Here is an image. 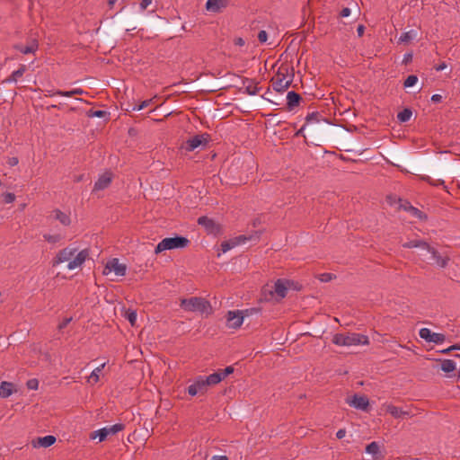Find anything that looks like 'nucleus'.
<instances>
[{
    "label": "nucleus",
    "instance_id": "13",
    "mask_svg": "<svg viewBox=\"0 0 460 460\" xmlns=\"http://www.w3.org/2000/svg\"><path fill=\"white\" fill-rule=\"evenodd\" d=\"M244 315L241 310L228 311L226 314V326L230 329H238L243 323Z\"/></svg>",
    "mask_w": 460,
    "mask_h": 460
},
{
    "label": "nucleus",
    "instance_id": "26",
    "mask_svg": "<svg viewBox=\"0 0 460 460\" xmlns=\"http://www.w3.org/2000/svg\"><path fill=\"white\" fill-rule=\"evenodd\" d=\"M26 66L25 65H21V66L13 71L11 75L5 79V82L6 83H16L17 80L22 77L24 73L26 72Z\"/></svg>",
    "mask_w": 460,
    "mask_h": 460
},
{
    "label": "nucleus",
    "instance_id": "38",
    "mask_svg": "<svg viewBox=\"0 0 460 460\" xmlns=\"http://www.w3.org/2000/svg\"><path fill=\"white\" fill-rule=\"evenodd\" d=\"M234 367L232 366H229V367H226L225 369H219V373L221 374V376L223 378V380L228 376L229 375H231L233 372H234Z\"/></svg>",
    "mask_w": 460,
    "mask_h": 460
},
{
    "label": "nucleus",
    "instance_id": "47",
    "mask_svg": "<svg viewBox=\"0 0 460 460\" xmlns=\"http://www.w3.org/2000/svg\"><path fill=\"white\" fill-rule=\"evenodd\" d=\"M442 100H443V96L441 94L436 93L431 96V101L433 102H442Z\"/></svg>",
    "mask_w": 460,
    "mask_h": 460
},
{
    "label": "nucleus",
    "instance_id": "9",
    "mask_svg": "<svg viewBox=\"0 0 460 460\" xmlns=\"http://www.w3.org/2000/svg\"><path fill=\"white\" fill-rule=\"evenodd\" d=\"M111 272H114L117 277H123L126 275L127 266L124 263H120L119 259L113 258L107 261L102 274L108 276Z\"/></svg>",
    "mask_w": 460,
    "mask_h": 460
},
{
    "label": "nucleus",
    "instance_id": "2",
    "mask_svg": "<svg viewBox=\"0 0 460 460\" xmlns=\"http://www.w3.org/2000/svg\"><path fill=\"white\" fill-rule=\"evenodd\" d=\"M290 282L287 279H279L274 285H265L261 291V296L267 302H279L287 296Z\"/></svg>",
    "mask_w": 460,
    "mask_h": 460
},
{
    "label": "nucleus",
    "instance_id": "1",
    "mask_svg": "<svg viewBox=\"0 0 460 460\" xmlns=\"http://www.w3.org/2000/svg\"><path fill=\"white\" fill-rule=\"evenodd\" d=\"M90 252L88 249L78 251L74 246H66L60 250L52 261V266L56 267L61 263L67 262V270H73L81 268L85 261L89 258Z\"/></svg>",
    "mask_w": 460,
    "mask_h": 460
},
{
    "label": "nucleus",
    "instance_id": "39",
    "mask_svg": "<svg viewBox=\"0 0 460 460\" xmlns=\"http://www.w3.org/2000/svg\"><path fill=\"white\" fill-rule=\"evenodd\" d=\"M26 385L31 390H37L39 387V381L36 378H32L27 381Z\"/></svg>",
    "mask_w": 460,
    "mask_h": 460
},
{
    "label": "nucleus",
    "instance_id": "8",
    "mask_svg": "<svg viewBox=\"0 0 460 460\" xmlns=\"http://www.w3.org/2000/svg\"><path fill=\"white\" fill-rule=\"evenodd\" d=\"M124 429V425L121 423H116L111 426H107L102 429H97L92 432L90 438L92 439L98 438L99 442H102L107 438L110 435H114Z\"/></svg>",
    "mask_w": 460,
    "mask_h": 460
},
{
    "label": "nucleus",
    "instance_id": "25",
    "mask_svg": "<svg viewBox=\"0 0 460 460\" xmlns=\"http://www.w3.org/2000/svg\"><path fill=\"white\" fill-rule=\"evenodd\" d=\"M402 247L404 248H420V249H422V250H427V248H429V243L423 240H420V239H414V240H410L404 243H402Z\"/></svg>",
    "mask_w": 460,
    "mask_h": 460
},
{
    "label": "nucleus",
    "instance_id": "17",
    "mask_svg": "<svg viewBox=\"0 0 460 460\" xmlns=\"http://www.w3.org/2000/svg\"><path fill=\"white\" fill-rule=\"evenodd\" d=\"M382 407L387 413L391 414L395 419H401L411 415L409 411H405L402 408L397 407L392 403H385L382 405Z\"/></svg>",
    "mask_w": 460,
    "mask_h": 460
},
{
    "label": "nucleus",
    "instance_id": "4",
    "mask_svg": "<svg viewBox=\"0 0 460 460\" xmlns=\"http://www.w3.org/2000/svg\"><path fill=\"white\" fill-rule=\"evenodd\" d=\"M332 343L341 347L358 345H368L369 339L367 335L355 332L336 333L332 337Z\"/></svg>",
    "mask_w": 460,
    "mask_h": 460
},
{
    "label": "nucleus",
    "instance_id": "30",
    "mask_svg": "<svg viewBox=\"0 0 460 460\" xmlns=\"http://www.w3.org/2000/svg\"><path fill=\"white\" fill-rule=\"evenodd\" d=\"M440 361H441V370L446 373L453 372L456 367V362L452 359H442Z\"/></svg>",
    "mask_w": 460,
    "mask_h": 460
},
{
    "label": "nucleus",
    "instance_id": "18",
    "mask_svg": "<svg viewBox=\"0 0 460 460\" xmlns=\"http://www.w3.org/2000/svg\"><path fill=\"white\" fill-rule=\"evenodd\" d=\"M428 252H429L431 254V257L432 259L435 261V263L439 267V268H446L450 261V258L449 256L447 255H445V256H442L439 254V252L434 249L433 247H431L429 244V248H427L426 250Z\"/></svg>",
    "mask_w": 460,
    "mask_h": 460
},
{
    "label": "nucleus",
    "instance_id": "20",
    "mask_svg": "<svg viewBox=\"0 0 460 460\" xmlns=\"http://www.w3.org/2000/svg\"><path fill=\"white\" fill-rule=\"evenodd\" d=\"M56 442V438L52 435L40 437L32 440L33 447H49Z\"/></svg>",
    "mask_w": 460,
    "mask_h": 460
},
{
    "label": "nucleus",
    "instance_id": "56",
    "mask_svg": "<svg viewBox=\"0 0 460 460\" xmlns=\"http://www.w3.org/2000/svg\"><path fill=\"white\" fill-rule=\"evenodd\" d=\"M305 125H304L301 128H299V129L296 132L295 136H296V137L304 136V130H305Z\"/></svg>",
    "mask_w": 460,
    "mask_h": 460
},
{
    "label": "nucleus",
    "instance_id": "19",
    "mask_svg": "<svg viewBox=\"0 0 460 460\" xmlns=\"http://www.w3.org/2000/svg\"><path fill=\"white\" fill-rule=\"evenodd\" d=\"M229 4L228 0H208L206 9L210 13H219Z\"/></svg>",
    "mask_w": 460,
    "mask_h": 460
},
{
    "label": "nucleus",
    "instance_id": "43",
    "mask_svg": "<svg viewBox=\"0 0 460 460\" xmlns=\"http://www.w3.org/2000/svg\"><path fill=\"white\" fill-rule=\"evenodd\" d=\"M267 39H268V34L266 32V31H260L259 33H258V40L261 43H264L267 41Z\"/></svg>",
    "mask_w": 460,
    "mask_h": 460
},
{
    "label": "nucleus",
    "instance_id": "24",
    "mask_svg": "<svg viewBox=\"0 0 460 460\" xmlns=\"http://www.w3.org/2000/svg\"><path fill=\"white\" fill-rule=\"evenodd\" d=\"M287 101L288 109L289 111H292L295 107H296L299 104L301 101V96L296 92L291 91L288 92L287 94Z\"/></svg>",
    "mask_w": 460,
    "mask_h": 460
},
{
    "label": "nucleus",
    "instance_id": "57",
    "mask_svg": "<svg viewBox=\"0 0 460 460\" xmlns=\"http://www.w3.org/2000/svg\"><path fill=\"white\" fill-rule=\"evenodd\" d=\"M432 185L434 186H439V185H445V181L443 180H436V181H433V183Z\"/></svg>",
    "mask_w": 460,
    "mask_h": 460
},
{
    "label": "nucleus",
    "instance_id": "16",
    "mask_svg": "<svg viewBox=\"0 0 460 460\" xmlns=\"http://www.w3.org/2000/svg\"><path fill=\"white\" fill-rule=\"evenodd\" d=\"M113 175L111 172H105L101 174L94 183L93 190H103L107 189L111 181Z\"/></svg>",
    "mask_w": 460,
    "mask_h": 460
},
{
    "label": "nucleus",
    "instance_id": "59",
    "mask_svg": "<svg viewBox=\"0 0 460 460\" xmlns=\"http://www.w3.org/2000/svg\"><path fill=\"white\" fill-rule=\"evenodd\" d=\"M422 180H423V181H427V182H429V184H431V185H432L433 181H434V180H432V179H431L429 176H428V175L423 176V177H422Z\"/></svg>",
    "mask_w": 460,
    "mask_h": 460
},
{
    "label": "nucleus",
    "instance_id": "34",
    "mask_svg": "<svg viewBox=\"0 0 460 460\" xmlns=\"http://www.w3.org/2000/svg\"><path fill=\"white\" fill-rule=\"evenodd\" d=\"M43 238L49 243H57L61 240V236L59 234H44Z\"/></svg>",
    "mask_w": 460,
    "mask_h": 460
},
{
    "label": "nucleus",
    "instance_id": "51",
    "mask_svg": "<svg viewBox=\"0 0 460 460\" xmlns=\"http://www.w3.org/2000/svg\"><path fill=\"white\" fill-rule=\"evenodd\" d=\"M105 114H106V111H95L93 113V116L97 117V118H102V117H104Z\"/></svg>",
    "mask_w": 460,
    "mask_h": 460
},
{
    "label": "nucleus",
    "instance_id": "11",
    "mask_svg": "<svg viewBox=\"0 0 460 460\" xmlns=\"http://www.w3.org/2000/svg\"><path fill=\"white\" fill-rule=\"evenodd\" d=\"M208 385L206 384L205 376H199L193 383L188 387V394L191 396L197 394H205L208 392Z\"/></svg>",
    "mask_w": 460,
    "mask_h": 460
},
{
    "label": "nucleus",
    "instance_id": "45",
    "mask_svg": "<svg viewBox=\"0 0 460 460\" xmlns=\"http://www.w3.org/2000/svg\"><path fill=\"white\" fill-rule=\"evenodd\" d=\"M55 93H58V96H64V97H72V90L71 91H56Z\"/></svg>",
    "mask_w": 460,
    "mask_h": 460
},
{
    "label": "nucleus",
    "instance_id": "53",
    "mask_svg": "<svg viewBox=\"0 0 460 460\" xmlns=\"http://www.w3.org/2000/svg\"><path fill=\"white\" fill-rule=\"evenodd\" d=\"M18 163H19V161H18L17 157H12L8 161V164L10 166H14V165L18 164Z\"/></svg>",
    "mask_w": 460,
    "mask_h": 460
},
{
    "label": "nucleus",
    "instance_id": "41",
    "mask_svg": "<svg viewBox=\"0 0 460 460\" xmlns=\"http://www.w3.org/2000/svg\"><path fill=\"white\" fill-rule=\"evenodd\" d=\"M152 3L153 0H142L139 4L140 12H144Z\"/></svg>",
    "mask_w": 460,
    "mask_h": 460
},
{
    "label": "nucleus",
    "instance_id": "12",
    "mask_svg": "<svg viewBox=\"0 0 460 460\" xmlns=\"http://www.w3.org/2000/svg\"><path fill=\"white\" fill-rule=\"evenodd\" d=\"M346 403L357 410L367 411L369 400L366 395L355 394L354 395L346 398Z\"/></svg>",
    "mask_w": 460,
    "mask_h": 460
},
{
    "label": "nucleus",
    "instance_id": "35",
    "mask_svg": "<svg viewBox=\"0 0 460 460\" xmlns=\"http://www.w3.org/2000/svg\"><path fill=\"white\" fill-rule=\"evenodd\" d=\"M417 82H418V77L414 75H411L405 79V81L403 83V86L405 88H409V87L415 85Z\"/></svg>",
    "mask_w": 460,
    "mask_h": 460
},
{
    "label": "nucleus",
    "instance_id": "10",
    "mask_svg": "<svg viewBox=\"0 0 460 460\" xmlns=\"http://www.w3.org/2000/svg\"><path fill=\"white\" fill-rule=\"evenodd\" d=\"M208 141V135H196L189 139H187L183 145L182 148L188 152H192L196 148L199 146H205Z\"/></svg>",
    "mask_w": 460,
    "mask_h": 460
},
{
    "label": "nucleus",
    "instance_id": "52",
    "mask_svg": "<svg viewBox=\"0 0 460 460\" xmlns=\"http://www.w3.org/2000/svg\"><path fill=\"white\" fill-rule=\"evenodd\" d=\"M346 435V430L345 429H339L336 433V437L337 438L339 439H341L345 437Z\"/></svg>",
    "mask_w": 460,
    "mask_h": 460
},
{
    "label": "nucleus",
    "instance_id": "28",
    "mask_svg": "<svg viewBox=\"0 0 460 460\" xmlns=\"http://www.w3.org/2000/svg\"><path fill=\"white\" fill-rule=\"evenodd\" d=\"M205 380H206V384L208 386H213V385L219 384L221 381H223V378H222L219 371H217L208 376H205Z\"/></svg>",
    "mask_w": 460,
    "mask_h": 460
},
{
    "label": "nucleus",
    "instance_id": "23",
    "mask_svg": "<svg viewBox=\"0 0 460 460\" xmlns=\"http://www.w3.org/2000/svg\"><path fill=\"white\" fill-rule=\"evenodd\" d=\"M366 453L371 455L374 460H380L383 458L381 455L380 446L377 442L373 441L366 447Z\"/></svg>",
    "mask_w": 460,
    "mask_h": 460
},
{
    "label": "nucleus",
    "instance_id": "31",
    "mask_svg": "<svg viewBox=\"0 0 460 460\" xmlns=\"http://www.w3.org/2000/svg\"><path fill=\"white\" fill-rule=\"evenodd\" d=\"M245 84V93L249 95H256L259 93L260 88L256 84L252 82L251 80H246L244 82Z\"/></svg>",
    "mask_w": 460,
    "mask_h": 460
},
{
    "label": "nucleus",
    "instance_id": "62",
    "mask_svg": "<svg viewBox=\"0 0 460 460\" xmlns=\"http://www.w3.org/2000/svg\"><path fill=\"white\" fill-rule=\"evenodd\" d=\"M451 349H454L455 350H460V344L452 345Z\"/></svg>",
    "mask_w": 460,
    "mask_h": 460
},
{
    "label": "nucleus",
    "instance_id": "15",
    "mask_svg": "<svg viewBox=\"0 0 460 460\" xmlns=\"http://www.w3.org/2000/svg\"><path fill=\"white\" fill-rule=\"evenodd\" d=\"M198 224L205 228L208 234H217L220 231V227L216 222L208 217H200L198 218Z\"/></svg>",
    "mask_w": 460,
    "mask_h": 460
},
{
    "label": "nucleus",
    "instance_id": "14",
    "mask_svg": "<svg viewBox=\"0 0 460 460\" xmlns=\"http://www.w3.org/2000/svg\"><path fill=\"white\" fill-rule=\"evenodd\" d=\"M419 335L426 341L435 344H441L446 340V336L443 333L432 332L429 328H421Z\"/></svg>",
    "mask_w": 460,
    "mask_h": 460
},
{
    "label": "nucleus",
    "instance_id": "33",
    "mask_svg": "<svg viewBox=\"0 0 460 460\" xmlns=\"http://www.w3.org/2000/svg\"><path fill=\"white\" fill-rule=\"evenodd\" d=\"M412 112L410 109H404L397 114L400 122H407L411 119Z\"/></svg>",
    "mask_w": 460,
    "mask_h": 460
},
{
    "label": "nucleus",
    "instance_id": "7",
    "mask_svg": "<svg viewBox=\"0 0 460 460\" xmlns=\"http://www.w3.org/2000/svg\"><path fill=\"white\" fill-rule=\"evenodd\" d=\"M261 234V233L260 231H256L252 234H241L232 239L224 241L221 243V252L225 253L238 245L244 244L248 241H257L260 239Z\"/></svg>",
    "mask_w": 460,
    "mask_h": 460
},
{
    "label": "nucleus",
    "instance_id": "61",
    "mask_svg": "<svg viewBox=\"0 0 460 460\" xmlns=\"http://www.w3.org/2000/svg\"><path fill=\"white\" fill-rule=\"evenodd\" d=\"M55 92L56 91H47L46 96L52 97V96L58 95V93H55Z\"/></svg>",
    "mask_w": 460,
    "mask_h": 460
},
{
    "label": "nucleus",
    "instance_id": "32",
    "mask_svg": "<svg viewBox=\"0 0 460 460\" xmlns=\"http://www.w3.org/2000/svg\"><path fill=\"white\" fill-rule=\"evenodd\" d=\"M416 36H417V31L411 30L409 31H406V32H403L401 34V36L399 38V42L400 43L410 42L411 40H414L416 38Z\"/></svg>",
    "mask_w": 460,
    "mask_h": 460
},
{
    "label": "nucleus",
    "instance_id": "60",
    "mask_svg": "<svg viewBox=\"0 0 460 460\" xmlns=\"http://www.w3.org/2000/svg\"><path fill=\"white\" fill-rule=\"evenodd\" d=\"M118 1L119 0H108V4L111 8H112Z\"/></svg>",
    "mask_w": 460,
    "mask_h": 460
},
{
    "label": "nucleus",
    "instance_id": "63",
    "mask_svg": "<svg viewBox=\"0 0 460 460\" xmlns=\"http://www.w3.org/2000/svg\"><path fill=\"white\" fill-rule=\"evenodd\" d=\"M451 350H455V349H451V347H449V348H447V349H443L441 352H442V353H448V352H450Z\"/></svg>",
    "mask_w": 460,
    "mask_h": 460
},
{
    "label": "nucleus",
    "instance_id": "3",
    "mask_svg": "<svg viewBox=\"0 0 460 460\" xmlns=\"http://www.w3.org/2000/svg\"><path fill=\"white\" fill-rule=\"evenodd\" d=\"M294 80V71L288 65H281L271 79L273 90L279 93L285 92Z\"/></svg>",
    "mask_w": 460,
    "mask_h": 460
},
{
    "label": "nucleus",
    "instance_id": "64",
    "mask_svg": "<svg viewBox=\"0 0 460 460\" xmlns=\"http://www.w3.org/2000/svg\"><path fill=\"white\" fill-rule=\"evenodd\" d=\"M321 280H322V281H325V280H327V277H324V279H323H323H321Z\"/></svg>",
    "mask_w": 460,
    "mask_h": 460
},
{
    "label": "nucleus",
    "instance_id": "6",
    "mask_svg": "<svg viewBox=\"0 0 460 460\" xmlns=\"http://www.w3.org/2000/svg\"><path fill=\"white\" fill-rule=\"evenodd\" d=\"M189 243V239L183 236L164 238L158 243L155 249V252L158 254L167 250L185 248Z\"/></svg>",
    "mask_w": 460,
    "mask_h": 460
},
{
    "label": "nucleus",
    "instance_id": "55",
    "mask_svg": "<svg viewBox=\"0 0 460 460\" xmlns=\"http://www.w3.org/2000/svg\"><path fill=\"white\" fill-rule=\"evenodd\" d=\"M210 460H229L226 456H214Z\"/></svg>",
    "mask_w": 460,
    "mask_h": 460
},
{
    "label": "nucleus",
    "instance_id": "42",
    "mask_svg": "<svg viewBox=\"0 0 460 460\" xmlns=\"http://www.w3.org/2000/svg\"><path fill=\"white\" fill-rule=\"evenodd\" d=\"M409 211L415 217H419V218H422V212L420 210H419L418 208L412 207V206H409Z\"/></svg>",
    "mask_w": 460,
    "mask_h": 460
},
{
    "label": "nucleus",
    "instance_id": "46",
    "mask_svg": "<svg viewBox=\"0 0 460 460\" xmlns=\"http://www.w3.org/2000/svg\"><path fill=\"white\" fill-rule=\"evenodd\" d=\"M351 10L349 7H344L340 15L343 18L348 17L350 15Z\"/></svg>",
    "mask_w": 460,
    "mask_h": 460
},
{
    "label": "nucleus",
    "instance_id": "40",
    "mask_svg": "<svg viewBox=\"0 0 460 460\" xmlns=\"http://www.w3.org/2000/svg\"><path fill=\"white\" fill-rule=\"evenodd\" d=\"M4 199L5 203H13L15 200V195L11 192H7L4 195Z\"/></svg>",
    "mask_w": 460,
    "mask_h": 460
},
{
    "label": "nucleus",
    "instance_id": "22",
    "mask_svg": "<svg viewBox=\"0 0 460 460\" xmlns=\"http://www.w3.org/2000/svg\"><path fill=\"white\" fill-rule=\"evenodd\" d=\"M14 49L22 54L35 53L39 49V43L36 40H31L26 46L15 45Z\"/></svg>",
    "mask_w": 460,
    "mask_h": 460
},
{
    "label": "nucleus",
    "instance_id": "48",
    "mask_svg": "<svg viewBox=\"0 0 460 460\" xmlns=\"http://www.w3.org/2000/svg\"><path fill=\"white\" fill-rule=\"evenodd\" d=\"M365 31V26L360 24L357 28V33L358 37H362Z\"/></svg>",
    "mask_w": 460,
    "mask_h": 460
},
{
    "label": "nucleus",
    "instance_id": "27",
    "mask_svg": "<svg viewBox=\"0 0 460 460\" xmlns=\"http://www.w3.org/2000/svg\"><path fill=\"white\" fill-rule=\"evenodd\" d=\"M54 217L58 220L63 226H66L71 224V219L68 214L62 212L59 209L54 211Z\"/></svg>",
    "mask_w": 460,
    "mask_h": 460
},
{
    "label": "nucleus",
    "instance_id": "58",
    "mask_svg": "<svg viewBox=\"0 0 460 460\" xmlns=\"http://www.w3.org/2000/svg\"><path fill=\"white\" fill-rule=\"evenodd\" d=\"M446 67H447L446 63H441V64H439V65L436 67V70H437V71H442V70H444Z\"/></svg>",
    "mask_w": 460,
    "mask_h": 460
},
{
    "label": "nucleus",
    "instance_id": "50",
    "mask_svg": "<svg viewBox=\"0 0 460 460\" xmlns=\"http://www.w3.org/2000/svg\"><path fill=\"white\" fill-rule=\"evenodd\" d=\"M234 42V45L239 47H243L245 44V41L243 38H236Z\"/></svg>",
    "mask_w": 460,
    "mask_h": 460
},
{
    "label": "nucleus",
    "instance_id": "44",
    "mask_svg": "<svg viewBox=\"0 0 460 460\" xmlns=\"http://www.w3.org/2000/svg\"><path fill=\"white\" fill-rule=\"evenodd\" d=\"M127 318L129 321V323L134 325L137 321V314L134 311L128 312L127 314Z\"/></svg>",
    "mask_w": 460,
    "mask_h": 460
},
{
    "label": "nucleus",
    "instance_id": "37",
    "mask_svg": "<svg viewBox=\"0 0 460 460\" xmlns=\"http://www.w3.org/2000/svg\"><path fill=\"white\" fill-rule=\"evenodd\" d=\"M306 124L318 122L319 121V113L318 112H311L307 114L305 117Z\"/></svg>",
    "mask_w": 460,
    "mask_h": 460
},
{
    "label": "nucleus",
    "instance_id": "54",
    "mask_svg": "<svg viewBox=\"0 0 460 460\" xmlns=\"http://www.w3.org/2000/svg\"><path fill=\"white\" fill-rule=\"evenodd\" d=\"M73 96L74 95H81L84 93V90L81 88H75L72 90Z\"/></svg>",
    "mask_w": 460,
    "mask_h": 460
},
{
    "label": "nucleus",
    "instance_id": "36",
    "mask_svg": "<svg viewBox=\"0 0 460 460\" xmlns=\"http://www.w3.org/2000/svg\"><path fill=\"white\" fill-rule=\"evenodd\" d=\"M154 98L143 101L139 105H135L132 107V111H138L143 110L144 108L149 106L153 102Z\"/></svg>",
    "mask_w": 460,
    "mask_h": 460
},
{
    "label": "nucleus",
    "instance_id": "49",
    "mask_svg": "<svg viewBox=\"0 0 460 460\" xmlns=\"http://www.w3.org/2000/svg\"><path fill=\"white\" fill-rule=\"evenodd\" d=\"M72 318L69 317V318H65L63 320V322L59 324V329H63L65 328L70 322H71Z\"/></svg>",
    "mask_w": 460,
    "mask_h": 460
},
{
    "label": "nucleus",
    "instance_id": "21",
    "mask_svg": "<svg viewBox=\"0 0 460 460\" xmlns=\"http://www.w3.org/2000/svg\"><path fill=\"white\" fill-rule=\"evenodd\" d=\"M16 392L14 384L3 381L0 384V398H8Z\"/></svg>",
    "mask_w": 460,
    "mask_h": 460
},
{
    "label": "nucleus",
    "instance_id": "29",
    "mask_svg": "<svg viewBox=\"0 0 460 460\" xmlns=\"http://www.w3.org/2000/svg\"><path fill=\"white\" fill-rule=\"evenodd\" d=\"M106 363H102L101 366L93 369L88 378V382L96 384L100 380V374L104 368Z\"/></svg>",
    "mask_w": 460,
    "mask_h": 460
},
{
    "label": "nucleus",
    "instance_id": "5",
    "mask_svg": "<svg viewBox=\"0 0 460 460\" xmlns=\"http://www.w3.org/2000/svg\"><path fill=\"white\" fill-rule=\"evenodd\" d=\"M181 307L187 312H199L201 314H210V304L202 297L192 296L181 300Z\"/></svg>",
    "mask_w": 460,
    "mask_h": 460
}]
</instances>
